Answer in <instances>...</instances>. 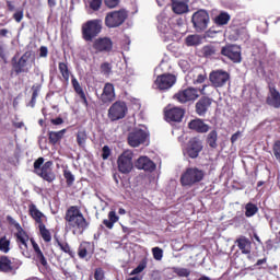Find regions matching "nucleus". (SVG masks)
I'll use <instances>...</instances> for the list:
<instances>
[{
    "label": "nucleus",
    "mask_w": 280,
    "mask_h": 280,
    "mask_svg": "<svg viewBox=\"0 0 280 280\" xmlns=\"http://www.w3.org/2000/svg\"><path fill=\"white\" fill-rule=\"evenodd\" d=\"M66 231L72 235H84V231L91 226V223L84 218L82 210L78 206H70L65 214Z\"/></svg>",
    "instance_id": "obj_1"
},
{
    "label": "nucleus",
    "mask_w": 280,
    "mask_h": 280,
    "mask_svg": "<svg viewBox=\"0 0 280 280\" xmlns=\"http://www.w3.org/2000/svg\"><path fill=\"white\" fill-rule=\"evenodd\" d=\"M52 165L54 162H45V158H38L33 164L34 174L46 180V183H54L56 180V173H54Z\"/></svg>",
    "instance_id": "obj_2"
},
{
    "label": "nucleus",
    "mask_w": 280,
    "mask_h": 280,
    "mask_svg": "<svg viewBox=\"0 0 280 280\" xmlns=\"http://www.w3.org/2000/svg\"><path fill=\"white\" fill-rule=\"evenodd\" d=\"M103 23L101 19L86 21L81 26V34L85 43H93L102 34Z\"/></svg>",
    "instance_id": "obj_3"
},
{
    "label": "nucleus",
    "mask_w": 280,
    "mask_h": 280,
    "mask_svg": "<svg viewBox=\"0 0 280 280\" xmlns=\"http://www.w3.org/2000/svg\"><path fill=\"white\" fill-rule=\"evenodd\" d=\"M202 180H205V171L198 167L186 168L179 178L182 187H194V185H198Z\"/></svg>",
    "instance_id": "obj_4"
},
{
    "label": "nucleus",
    "mask_w": 280,
    "mask_h": 280,
    "mask_svg": "<svg viewBox=\"0 0 280 280\" xmlns=\"http://www.w3.org/2000/svg\"><path fill=\"white\" fill-rule=\"evenodd\" d=\"M126 21H128V10L125 8L109 11L105 15V25L108 27V30L121 27Z\"/></svg>",
    "instance_id": "obj_5"
},
{
    "label": "nucleus",
    "mask_w": 280,
    "mask_h": 280,
    "mask_svg": "<svg viewBox=\"0 0 280 280\" xmlns=\"http://www.w3.org/2000/svg\"><path fill=\"white\" fill-rule=\"evenodd\" d=\"M209 82L213 89H224L231 82V73L223 69L212 70L209 73Z\"/></svg>",
    "instance_id": "obj_6"
},
{
    "label": "nucleus",
    "mask_w": 280,
    "mask_h": 280,
    "mask_svg": "<svg viewBox=\"0 0 280 280\" xmlns=\"http://www.w3.org/2000/svg\"><path fill=\"white\" fill-rule=\"evenodd\" d=\"M192 27L196 32H205L207 27H209V23H211V18L209 16V12L205 9H200L195 12L191 16Z\"/></svg>",
    "instance_id": "obj_7"
},
{
    "label": "nucleus",
    "mask_w": 280,
    "mask_h": 280,
    "mask_svg": "<svg viewBox=\"0 0 280 280\" xmlns=\"http://www.w3.org/2000/svg\"><path fill=\"white\" fill-rule=\"evenodd\" d=\"M135 153L131 150L124 151L117 159V167L120 174H130L135 170Z\"/></svg>",
    "instance_id": "obj_8"
},
{
    "label": "nucleus",
    "mask_w": 280,
    "mask_h": 280,
    "mask_svg": "<svg viewBox=\"0 0 280 280\" xmlns=\"http://www.w3.org/2000/svg\"><path fill=\"white\" fill-rule=\"evenodd\" d=\"M127 141L130 148H139V145H143L150 141V132L143 129L135 128L128 133Z\"/></svg>",
    "instance_id": "obj_9"
},
{
    "label": "nucleus",
    "mask_w": 280,
    "mask_h": 280,
    "mask_svg": "<svg viewBox=\"0 0 280 280\" xmlns=\"http://www.w3.org/2000/svg\"><path fill=\"white\" fill-rule=\"evenodd\" d=\"M30 58H32V52L30 51L24 52L19 58V60H16V57L12 58V67L16 75L21 73H30V69H32V65H30Z\"/></svg>",
    "instance_id": "obj_10"
},
{
    "label": "nucleus",
    "mask_w": 280,
    "mask_h": 280,
    "mask_svg": "<svg viewBox=\"0 0 280 280\" xmlns=\"http://www.w3.org/2000/svg\"><path fill=\"white\" fill-rule=\"evenodd\" d=\"M128 115V105L124 101H116L108 109L107 116L112 121H119Z\"/></svg>",
    "instance_id": "obj_11"
},
{
    "label": "nucleus",
    "mask_w": 280,
    "mask_h": 280,
    "mask_svg": "<svg viewBox=\"0 0 280 280\" xmlns=\"http://www.w3.org/2000/svg\"><path fill=\"white\" fill-rule=\"evenodd\" d=\"M198 97H200L198 94V89L191 86L179 90L173 95V100L179 104H189V102H196Z\"/></svg>",
    "instance_id": "obj_12"
},
{
    "label": "nucleus",
    "mask_w": 280,
    "mask_h": 280,
    "mask_svg": "<svg viewBox=\"0 0 280 280\" xmlns=\"http://www.w3.org/2000/svg\"><path fill=\"white\" fill-rule=\"evenodd\" d=\"M220 54L235 65H240V62H242V47L238 45L228 44L221 48Z\"/></svg>",
    "instance_id": "obj_13"
},
{
    "label": "nucleus",
    "mask_w": 280,
    "mask_h": 280,
    "mask_svg": "<svg viewBox=\"0 0 280 280\" xmlns=\"http://www.w3.org/2000/svg\"><path fill=\"white\" fill-rule=\"evenodd\" d=\"M153 84L158 91H170L176 84V75L172 73L160 74Z\"/></svg>",
    "instance_id": "obj_14"
},
{
    "label": "nucleus",
    "mask_w": 280,
    "mask_h": 280,
    "mask_svg": "<svg viewBox=\"0 0 280 280\" xmlns=\"http://www.w3.org/2000/svg\"><path fill=\"white\" fill-rule=\"evenodd\" d=\"M7 222L11 226H14V229H16L18 231V233H15L16 242H20L22 246L27 248V242H30V235H27V232L23 230V228L21 226V223L16 222V220H14L12 215H7Z\"/></svg>",
    "instance_id": "obj_15"
},
{
    "label": "nucleus",
    "mask_w": 280,
    "mask_h": 280,
    "mask_svg": "<svg viewBox=\"0 0 280 280\" xmlns=\"http://www.w3.org/2000/svg\"><path fill=\"white\" fill-rule=\"evenodd\" d=\"M202 140L198 137L191 138L186 145V154L189 159H198L203 150Z\"/></svg>",
    "instance_id": "obj_16"
},
{
    "label": "nucleus",
    "mask_w": 280,
    "mask_h": 280,
    "mask_svg": "<svg viewBox=\"0 0 280 280\" xmlns=\"http://www.w3.org/2000/svg\"><path fill=\"white\" fill-rule=\"evenodd\" d=\"M231 27L232 40H242L248 36L246 24H241L240 20H233Z\"/></svg>",
    "instance_id": "obj_17"
},
{
    "label": "nucleus",
    "mask_w": 280,
    "mask_h": 280,
    "mask_svg": "<svg viewBox=\"0 0 280 280\" xmlns=\"http://www.w3.org/2000/svg\"><path fill=\"white\" fill-rule=\"evenodd\" d=\"M93 49L96 54H110L113 51V39L110 37H100L94 40Z\"/></svg>",
    "instance_id": "obj_18"
},
{
    "label": "nucleus",
    "mask_w": 280,
    "mask_h": 280,
    "mask_svg": "<svg viewBox=\"0 0 280 280\" xmlns=\"http://www.w3.org/2000/svg\"><path fill=\"white\" fill-rule=\"evenodd\" d=\"M211 104H213V98L209 96H201L195 104V113L199 117H205V115L209 113V109L211 108Z\"/></svg>",
    "instance_id": "obj_19"
},
{
    "label": "nucleus",
    "mask_w": 280,
    "mask_h": 280,
    "mask_svg": "<svg viewBox=\"0 0 280 280\" xmlns=\"http://www.w3.org/2000/svg\"><path fill=\"white\" fill-rule=\"evenodd\" d=\"M268 95L266 98V104L272 108H280V92L273 83L268 84Z\"/></svg>",
    "instance_id": "obj_20"
},
{
    "label": "nucleus",
    "mask_w": 280,
    "mask_h": 280,
    "mask_svg": "<svg viewBox=\"0 0 280 280\" xmlns=\"http://www.w3.org/2000/svg\"><path fill=\"white\" fill-rule=\"evenodd\" d=\"M164 117L166 121H174L175 124H180V121H183V117H185V109L180 107L164 109Z\"/></svg>",
    "instance_id": "obj_21"
},
{
    "label": "nucleus",
    "mask_w": 280,
    "mask_h": 280,
    "mask_svg": "<svg viewBox=\"0 0 280 280\" xmlns=\"http://www.w3.org/2000/svg\"><path fill=\"white\" fill-rule=\"evenodd\" d=\"M189 130H194L195 132H198L199 135H206V132H209L211 130V127L207 124H205V120L200 118L192 119L188 122Z\"/></svg>",
    "instance_id": "obj_22"
},
{
    "label": "nucleus",
    "mask_w": 280,
    "mask_h": 280,
    "mask_svg": "<svg viewBox=\"0 0 280 280\" xmlns=\"http://www.w3.org/2000/svg\"><path fill=\"white\" fill-rule=\"evenodd\" d=\"M135 166L137 170H143V172H154L156 170V164L148 156H140L136 161Z\"/></svg>",
    "instance_id": "obj_23"
},
{
    "label": "nucleus",
    "mask_w": 280,
    "mask_h": 280,
    "mask_svg": "<svg viewBox=\"0 0 280 280\" xmlns=\"http://www.w3.org/2000/svg\"><path fill=\"white\" fill-rule=\"evenodd\" d=\"M101 102L103 104H110L115 102V85L113 83H106L101 94Z\"/></svg>",
    "instance_id": "obj_24"
},
{
    "label": "nucleus",
    "mask_w": 280,
    "mask_h": 280,
    "mask_svg": "<svg viewBox=\"0 0 280 280\" xmlns=\"http://www.w3.org/2000/svg\"><path fill=\"white\" fill-rule=\"evenodd\" d=\"M31 244L35 253V261H38L44 268H47L49 264L47 262L45 254H43V250H40V246H38L37 242L34 241V238H31Z\"/></svg>",
    "instance_id": "obj_25"
},
{
    "label": "nucleus",
    "mask_w": 280,
    "mask_h": 280,
    "mask_svg": "<svg viewBox=\"0 0 280 280\" xmlns=\"http://www.w3.org/2000/svg\"><path fill=\"white\" fill-rule=\"evenodd\" d=\"M72 88L74 89V92L77 95H79L83 106L89 107V100L86 98V93H84V89H82V85H80V82L75 77H72L71 80Z\"/></svg>",
    "instance_id": "obj_26"
},
{
    "label": "nucleus",
    "mask_w": 280,
    "mask_h": 280,
    "mask_svg": "<svg viewBox=\"0 0 280 280\" xmlns=\"http://www.w3.org/2000/svg\"><path fill=\"white\" fill-rule=\"evenodd\" d=\"M16 265L10 259V257L2 255L0 256V272H12L16 270Z\"/></svg>",
    "instance_id": "obj_27"
},
{
    "label": "nucleus",
    "mask_w": 280,
    "mask_h": 280,
    "mask_svg": "<svg viewBox=\"0 0 280 280\" xmlns=\"http://www.w3.org/2000/svg\"><path fill=\"white\" fill-rule=\"evenodd\" d=\"M48 143L49 145H58L65 139L67 135V129H61L59 131H48Z\"/></svg>",
    "instance_id": "obj_28"
},
{
    "label": "nucleus",
    "mask_w": 280,
    "mask_h": 280,
    "mask_svg": "<svg viewBox=\"0 0 280 280\" xmlns=\"http://www.w3.org/2000/svg\"><path fill=\"white\" fill-rule=\"evenodd\" d=\"M94 250H95V247L93 243L83 242L78 249V255L80 259H84L86 255H93Z\"/></svg>",
    "instance_id": "obj_29"
},
{
    "label": "nucleus",
    "mask_w": 280,
    "mask_h": 280,
    "mask_svg": "<svg viewBox=\"0 0 280 280\" xmlns=\"http://www.w3.org/2000/svg\"><path fill=\"white\" fill-rule=\"evenodd\" d=\"M28 215H31V218L36 222V224H43V218H45V214L40 212V210H38L36 205H28Z\"/></svg>",
    "instance_id": "obj_30"
},
{
    "label": "nucleus",
    "mask_w": 280,
    "mask_h": 280,
    "mask_svg": "<svg viewBox=\"0 0 280 280\" xmlns=\"http://www.w3.org/2000/svg\"><path fill=\"white\" fill-rule=\"evenodd\" d=\"M236 244L243 255H250V246L253 244L250 243V240L243 236L236 240Z\"/></svg>",
    "instance_id": "obj_31"
},
{
    "label": "nucleus",
    "mask_w": 280,
    "mask_h": 280,
    "mask_svg": "<svg viewBox=\"0 0 280 280\" xmlns=\"http://www.w3.org/2000/svg\"><path fill=\"white\" fill-rule=\"evenodd\" d=\"M108 219L103 220V224L104 226H106V229L113 230L115 224H117V222H119V215H117V212H115V210H112L108 212Z\"/></svg>",
    "instance_id": "obj_32"
},
{
    "label": "nucleus",
    "mask_w": 280,
    "mask_h": 280,
    "mask_svg": "<svg viewBox=\"0 0 280 280\" xmlns=\"http://www.w3.org/2000/svg\"><path fill=\"white\" fill-rule=\"evenodd\" d=\"M206 143L212 150H215L218 148V129H213L207 135Z\"/></svg>",
    "instance_id": "obj_33"
},
{
    "label": "nucleus",
    "mask_w": 280,
    "mask_h": 280,
    "mask_svg": "<svg viewBox=\"0 0 280 280\" xmlns=\"http://www.w3.org/2000/svg\"><path fill=\"white\" fill-rule=\"evenodd\" d=\"M218 47L213 45H206L201 48L203 58H214V56H218Z\"/></svg>",
    "instance_id": "obj_34"
},
{
    "label": "nucleus",
    "mask_w": 280,
    "mask_h": 280,
    "mask_svg": "<svg viewBox=\"0 0 280 280\" xmlns=\"http://www.w3.org/2000/svg\"><path fill=\"white\" fill-rule=\"evenodd\" d=\"M172 10L175 14H185L189 12V5L187 2H172Z\"/></svg>",
    "instance_id": "obj_35"
},
{
    "label": "nucleus",
    "mask_w": 280,
    "mask_h": 280,
    "mask_svg": "<svg viewBox=\"0 0 280 280\" xmlns=\"http://www.w3.org/2000/svg\"><path fill=\"white\" fill-rule=\"evenodd\" d=\"M58 69L59 73H61L62 80H65V82H67L68 84L69 78L71 75V72L69 71V66L67 65V62H59Z\"/></svg>",
    "instance_id": "obj_36"
},
{
    "label": "nucleus",
    "mask_w": 280,
    "mask_h": 280,
    "mask_svg": "<svg viewBox=\"0 0 280 280\" xmlns=\"http://www.w3.org/2000/svg\"><path fill=\"white\" fill-rule=\"evenodd\" d=\"M148 268V257H143L138 266L129 273L131 277H135V275H141L143 270Z\"/></svg>",
    "instance_id": "obj_37"
},
{
    "label": "nucleus",
    "mask_w": 280,
    "mask_h": 280,
    "mask_svg": "<svg viewBox=\"0 0 280 280\" xmlns=\"http://www.w3.org/2000/svg\"><path fill=\"white\" fill-rule=\"evenodd\" d=\"M39 229V235L46 242V244H49L51 242V232L47 230V226H45V223H40L38 225Z\"/></svg>",
    "instance_id": "obj_38"
},
{
    "label": "nucleus",
    "mask_w": 280,
    "mask_h": 280,
    "mask_svg": "<svg viewBox=\"0 0 280 280\" xmlns=\"http://www.w3.org/2000/svg\"><path fill=\"white\" fill-rule=\"evenodd\" d=\"M229 21H231V15L226 12H221L214 19L215 25H229Z\"/></svg>",
    "instance_id": "obj_39"
},
{
    "label": "nucleus",
    "mask_w": 280,
    "mask_h": 280,
    "mask_svg": "<svg viewBox=\"0 0 280 280\" xmlns=\"http://www.w3.org/2000/svg\"><path fill=\"white\" fill-rule=\"evenodd\" d=\"M187 47H198L202 43V38L199 35H188L185 39Z\"/></svg>",
    "instance_id": "obj_40"
},
{
    "label": "nucleus",
    "mask_w": 280,
    "mask_h": 280,
    "mask_svg": "<svg viewBox=\"0 0 280 280\" xmlns=\"http://www.w3.org/2000/svg\"><path fill=\"white\" fill-rule=\"evenodd\" d=\"M86 139H89L86 130H79L77 132V143L79 148H84V145H86Z\"/></svg>",
    "instance_id": "obj_41"
},
{
    "label": "nucleus",
    "mask_w": 280,
    "mask_h": 280,
    "mask_svg": "<svg viewBox=\"0 0 280 280\" xmlns=\"http://www.w3.org/2000/svg\"><path fill=\"white\" fill-rule=\"evenodd\" d=\"M258 211L259 208L257 207V205L253 202H248L245 205V215L247 218H253V215H255Z\"/></svg>",
    "instance_id": "obj_42"
},
{
    "label": "nucleus",
    "mask_w": 280,
    "mask_h": 280,
    "mask_svg": "<svg viewBox=\"0 0 280 280\" xmlns=\"http://www.w3.org/2000/svg\"><path fill=\"white\" fill-rule=\"evenodd\" d=\"M63 178H66L67 187H73V184L75 183V175H73L71 171L63 170Z\"/></svg>",
    "instance_id": "obj_43"
},
{
    "label": "nucleus",
    "mask_w": 280,
    "mask_h": 280,
    "mask_svg": "<svg viewBox=\"0 0 280 280\" xmlns=\"http://www.w3.org/2000/svg\"><path fill=\"white\" fill-rule=\"evenodd\" d=\"M0 252L4 254L10 253V240L8 236L0 237Z\"/></svg>",
    "instance_id": "obj_44"
},
{
    "label": "nucleus",
    "mask_w": 280,
    "mask_h": 280,
    "mask_svg": "<svg viewBox=\"0 0 280 280\" xmlns=\"http://www.w3.org/2000/svg\"><path fill=\"white\" fill-rule=\"evenodd\" d=\"M32 91V98L28 103V106H31V108H34V106H36V97H38V93L40 92V86L33 85Z\"/></svg>",
    "instance_id": "obj_45"
},
{
    "label": "nucleus",
    "mask_w": 280,
    "mask_h": 280,
    "mask_svg": "<svg viewBox=\"0 0 280 280\" xmlns=\"http://www.w3.org/2000/svg\"><path fill=\"white\" fill-rule=\"evenodd\" d=\"M173 272L177 275V277H189V275H191V270L178 267H173Z\"/></svg>",
    "instance_id": "obj_46"
},
{
    "label": "nucleus",
    "mask_w": 280,
    "mask_h": 280,
    "mask_svg": "<svg viewBox=\"0 0 280 280\" xmlns=\"http://www.w3.org/2000/svg\"><path fill=\"white\" fill-rule=\"evenodd\" d=\"M57 244H58L60 250H62L67 255H70V257L73 255V252L71 250V246H69V243H67V242L62 243L59 240H57Z\"/></svg>",
    "instance_id": "obj_47"
},
{
    "label": "nucleus",
    "mask_w": 280,
    "mask_h": 280,
    "mask_svg": "<svg viewBox=\"0 0 280 280\" xmlns=\"http://www.w3.org/2000/svg\"><path fill=\"white\" fill-rule=\"evenodd\" d=\"M151 250L155 261H161V259H163V249H161V247H153Z\"/></svg>",
    "instance_id": "obj_48"
},
{
    "label": "nucleus",
    "mask_w": 280,
    "mask_h": 280,
    "mask_svg": "<svg viewBox=\"0 0 280 280\" xmlns=\"http://www.w3.org/2000/svg\"><path fill=\"white\" fill-rule=\"evenodd\" d=\"M112 71H113V67L110 66V63L103 62L101 65V73H103V75H110Z\"/></svg>",
    "instance_id": "obj_49"
},
{
    "label": "nucleus",
    "mask_w": 280,
    "mask_h": 280,
    "mask_svg": "<svg viewBox=\"0 0 280 280\" xmlns=\"http://www.w3.org/2000/svg\"><path fill=\"white\" fill-rule=\"evenodd\" d=\"M273 156L280 163V140H277L272 145Z\"/></svg>",
    "instance_id": "obj_50"
},
{
    "label": "nucleus",
    "mask_w": 280,
    "mask_h": 280,
    "mask_svg": "<svg viewBox=\"0 0 280 280\" xmlns=\"http://www.w3.org/2000/svg\"><path fill=\"white\" fill-rule=\"evenodd\" d=\"M90 8L94 12H97L102 8V0H91Z\"/></svg>",
    "instance_id": "obj_51"
},
{
    "label": "nucleus",
    "mask_w": 280,
    "mask_h": 280,
    "mask_svg": "<svg viewBox=\"0 0 280 280\" xmlns=\"http://www.w3.org/2000/svg\"><path fill=\"white\" fill-rule=\"evenodd\" d=\"M110 147L104 145L102 148V159L103 161H108V158L110 156Z\"/></svg>",
    "instance_id": "obj_52"
},
{
    "label": "nucleus",
    "mask_w": 280,
    "mask_h": 280,
    "mask_svg": "<svg viewBox=\"0 0 280 280\" xmlns=\"http://www.w3.org/2000/svg\"><path fill=\"white\" fill-rule=\"evenodd\" d=\"M104 4L106 8H109V10H113L119 5V0H104Z\"/></svg>",
    "instance_id": "obj_53"
},
{
    "label": "nucleus",
    "mask_w": 280,
    "mask_h": 280,
    "mask_svg": "<svg viewBox=\"0 0 280 280\" xmlns=\"http://www.w3.org/2000/svg\"><path fill=\"white\" fill-rule=\"evenodd\" d=\"M23 10H18L14 14H13V19L16 23H21L23 21Z\"/></svg>",
    "instance_id": "obj_54"
},
{
    "label": "nucleus",
    "mask_w": 280,
    "mask_h": 280,
    "mask_svg": "<svg viewBox=\"0 0 280 280\" xmlns=\"http://www.w3.org/2000/svg\"><path fill=\"white\" fill-rule=\"evenodd\" d=\"M49 56V49L47 46H40L39 47V58H47Z\"/></svg>",
    "instance_id": "obj_55"
},
{
    "label": "nucleus",
    "mask_w": 280,
    "mask_h": 280,
    "mask_svg": "<svg viewBox=\"0 0 280 280\" xmlns=\"http://www.w3.org/2000/svg\"><path fill=\"white\" fill-rule=\"evenodd\" d=\"M95 280H104V270L102 268H97L94 272Z\"/></svg>",
    "instance_id": "obj_56"
},
{
    "label": "nucleus",
    "mask_w": 280,
    "mask_h": 280,
    "mask_svg": "<svg viewBox=\"0 0 280 280\" xmlns=\"http://www.w3.org/2000/svg\"><path fill=\"white\" fill-rule=\"evenodd\" d=\"M207 80V74H198L197 79L194 81V84H202Z\"/></svg>",
    "instance_id": "obj_57"
},
{
    "label": "nucleus",
    "mask_w": 280,
    "mask_h": 280,
    "mask_svg": "<svg viewBox=\"0 0 280 280\" xmlns=\"http://www.w3.org/2000/svg\"><path fill=\"white\" fill-rule=\"evenodd\" d=\"M50 124L54 126H61V124H65V119L62 117H57L50 120Z\"/></svg>",
    "instance_id": "obj_58"
},
{
    "label": "nucleus",
    "mask_w": 280,
    "mask_h": 280,
    "mask_svg": "<svg viewBox=\"0 0 280 280\" xmlns=\"http://www.w3.org/2000/svg\"><path fill=\"white\" fill-rule=\"evenodd\" d=\"M215 34H218V32H217V31H213L212 28H210V30H208V31L206 32L207 38H215Z\"/></svg>",
    "instance_id": "obj_59"
},
{
    "label": "nucleus",
    "mask_w": 280,
    "mask_h": 280,
    "mask_svg": "<svg viewBox=\"0 0 280 280\" xmlns=\"http://www.w3.org/2000/svg\"><path fill=\"white\" fill-rule=\"evenodd\" d=\"M241 135H242V132H240V131H236L234 135H232L231 143H235L240 139Z\"/></svg>",
    "instance_id": "obj_60"
},
{
    "label": "nucleus",
    "mask_w": 280,
    "mask_h": 280,
    "mask_svg": "<svg viewBox=\"0 0 280 280\" xmlns=\"http://www.w3.org/2000/svg\"><path fill=\"white\" fill-rule=\"evenodd\" d=\"M0 58H5V47H3V40L0 39Z\"/></svg>",
    "instance_id": "obj_61"
},
{
    "label": "nucleus",
    "mask_w": 280,
    "mask_h": 280,
    "mask_svg": "<svg viewBox=\"0 0 280 280\" xmlns=\"http://www.w3.org/2000/svg\"><path fill=\"white\" fill-rule=\"evenodd\" d=\"M8 34H10V31L8 28H1L0 30V37L1 38H8Z\"/></svg>",
    "instance_id": "obj_62"
},
{
    "label": "nucleus",
    "mask_w": 280,
    "mask_h": 280,
    "mask_svg": "<svg viewBox=\"0 0 280 280\" xmlns=\"http://www.w3.org/2000/svg\"><path fill=\"white\" fill-rule=\"evenodd\" d=\"M7 8L9 10V12H14V10H16V7H14V3L8 1L7 2Z\"/></svg>",
    "instance_id": "obj_63"
},
{
    "label": "nucleus",
    "mask_w": 280,
    "mask_h": 280,
    "mask_svg": "<svg viewBox=\"0 0 280 280\" xmlns=\"http://www.w3.org/2000/svg\"><path fill=\"white\" fill-rule=\"evenodd\" d=\"M48 3V8H56V5H58V1L57 0H47Z\"/></svg>",
    "instance_id": "obj_64"
}]
</instances>
